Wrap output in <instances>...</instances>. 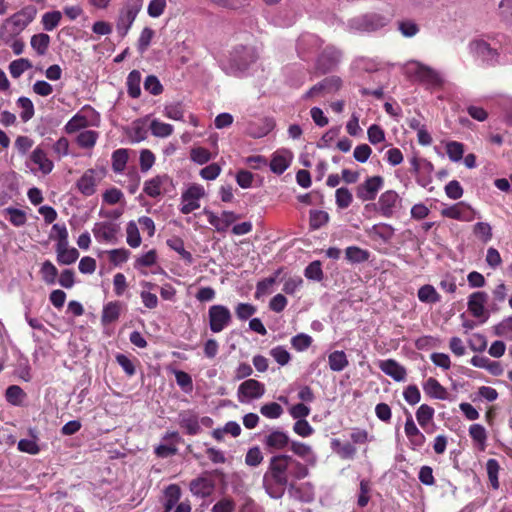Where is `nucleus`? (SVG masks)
<instances>
[{
  "label": "nucleus",
  "mask_w": 512,
  "mask_h": 512,
  "mask_svg": "<svg viewBox=\"0 0 512 512\" xmlns=\"http://www.w3.org/2000/svg\"><path fill=\"white\" fill-rule=\"evenodd\" d=\"M309 468L293 456L278 453L270 457L263 474L265 492L274 499L282 497L287 486H293L298 480L306 479Z\"/></svg>",
  "instance_id": "f257e3e1"
},
{
  "label": "nucleus",
  "mask_w": 512,
  "mask_h": 512,
  "mask_svg": "<svg viewBox=\"0 0 512 512\" xmlns=\"http://www.w3.org/2000/svg\"><path fill=\"white\" fill-rule=\"evenodd\" d=\"M407 76L428 88L442 87L444 80L442 75L422 62L411 61L406 65Z\"/></svg>",
  "instance_id": "f03ea898"
},
{
  "label": "nucleus",
  "mask_w": 512,
  "mask_h": 512,
  "mask_svg": "<svg viewBox=\"0 0 512 512\" xmlns=\"http://www.w3.org/2000/svg\"><path fill=\"white\" fill-rule=\"evenodd\" d=\"M173 187L170 176L167 174H158L144 182L143 191L149 197L157 198Z\"/></svg>",
  "instance_id": "7ed1b4c3"
},
{
  "label": "nucleus",
  "mask_w": 512,
  "mask_h": 512,
  "mask_svg": "<svg viewBox=\"0 0 512 512\" xmlns=\"http://www.w3.org/2000/svg\"><path fill=\"white\" fill-rule=\"evenodd\" d=\"M141 7V0H129L121 10L117 21V30L121 36H125L130 30Z\"/></svg>",
  "instance_id": "20e7f679"
},
{
  "label": "nucleus",
  "mask_w": 512,
  "mask_h": 512,
  "mask_svg": "<svg viewBox=\"0 0 512 512\" xmlns=\"http://www.w3.org/2000/svg\"><path fill=\"white\" fill-rule=\"evenodd\" d=\"M232 320L230 310L224 305H212L209 308V324L213 333L223 331Z\"/></svg>",
  "instance_id": "39448f33"
},
{
  "label": "nucleus",
  "mask_w": 512,
  "mask_h": 512,
  "mask_svg": "<svg viewBox=\"0 0 512 512\" xmlns=\"http://www.w3.org/2000/svg\"><path fill=\"white\" fill-rule=\"evenodd\" d=\"M265 393V386L262 382L254 378L244 380L237 390L238 400L241 403L248 402L252 399H258Z\"/></svg>",
  "instance_id": "423d86ee"
},
{
  "label": "nucleus",
  "mask_w": 512,
  "mask_h": 512,
  "mask_svg": "<svg viewBox=\"0 0 512 512\" xmlns=\"http://www.w3.org/2000/svg\"><path fill=\"white\" fill-rule=\"evenodd\" d=\"M383 185V177L374 175L367 177L356 187V197L361 201H372Z\"/></svg>",
  "instance_id": "0eeeda50"
},
{
  "label": "nucleus",
  "mask_w": 512,
  "mask_h": 512,
  "mask_svg": "<svg viewBox=\"0 0 512 512\" xmlns=\"http://www.w3.org/2000/svg\"><path fill=\"white\" fill-rule=\"evenodd\" d=\"M470 53L477 59L485 63L497 62L499 52L492 48L489 43L482 39H474L469 43Z\"/></svg>",
  "instance_id": "6e6552de"
},
{
  "label": "nucleus",
  "mask_w": 512,
  "mask_h": 512,
  "mask_svg": "<svg viewBox=\"0 0 512 512\" xmlns=\"http://www.w3.org/2000/svg\"><path fill=\"white\" fill-rule=\"evenodd\" d=\"M441 215L446 218L461 222H471L475 218V211L464 202H457L441 210Z\"/></svg>",
  "instance_id": "1a4fd4ad"
},
{
  "label": "nucleus",
  "mask_w": 512,
  "mask_h": 512,
  "mask_svg": "<svg viewBox=\"0 0 512 512\" xmlns=\"http://www.w3.org/2000/svg\"><path fill=\"white\" fill-rule=\"evenodd\" d=\"M488 295L484 291H474L468 296L467 308L470 314L478 319L485 321L488 318L485 304Z\"/></svg>",
  "instance_id": "9d476101"
},
{
  "label": "nucleus",
  "mask_w": 512,
  "mask_h": 512,
  "mask_svg": "<svg viewBox=\"0 0 512 512\" xmlns=\"http://www.w3.org/2000/svg\"><path fill=\"white\" fill-rule=\"evenodd\" d=\"M399 202L400 196L395 190H386L378 198L377 210L381 216L391 218Z\"/></svg>",
  "instance_id": "9b49d317"
},
{
  "label": "nucleus",
  "mask_w": 512,
  "mask_h": 512,
  "mask_svg": "<svg viewBox=\"0 0 512 512\" xmlns=\"http://www.w3.org/2000/svg\"><path fill=\"white\" fill-rule=\"evenodd\" d=\"M262 442L268 451L279 452L288 448L289 444L291 443V439L287 433L279 429H274L264 436Z\"/></svg>",
  "instance_id": "f8f14e48"
},
{
  "label": "nucleus",
  "mask_w": 512,
  "mask_h": 512,
  "mask_svg": "<svg viewBox=\"0 0 512 512\" xmlns=\"http://www.w3.org/2000/svg\"><path fill=\"white\" fill-rule=\"evenodd\" d=\"M120 227L112 222H97L93 227V234L99 242L117 243Z\"/></svg>",
  "instance_id": "ddd939ff"
},
{
  "label": "nucleus",
  "mask_w": 512,
  "mask_h": 512,
  "mask_svg": "<svg viewBox=\"0 0 512 512\" xmlns=\"http://www.w3.org/2000/svg\"><path fill=\"white\" fill-rule=\"evenodd\" d=\"M36 9L33 6H27L13 14L7 19V23L12 24L14 32L24 30L35 18Z\"/></svg>",
  "instance_id": "4468645a"
},
{
  "label": "nucleus",
  "mask_w": 512,
  "mask_h": 512,
  "mask_svg": "<svg viewBox=\"0 0 512 512\" xmlns=\"http://www.w3.org/2000/svg\"><path fill=\"white\" fill-rule=\"evenodd\" d=\"M205 215L208 222L215 227L218 232H225L238 218L233 211H223L221 216H217L214 212L205 209Z\"/></svg>",
  "instance_id": "2eb2a0df"
},
{
  "label": "nucleus",
  "mask_w": 512,
  "mask_h": 512,
  "mask_svg": "<svg viewBox=\"0 0 512 512\" xmlns=\"http://www.w3.org/2000/svg\"><path fill=\"white\" fill-rule=\"evenodd\" d=\"M257 58L258 56L253 48L241 46L234 50L232 61L240 71H244V69L254 63Z\"/></svg>",
  "instance_id": "dca6fc26"
},
{
  "label": "nucleus",
  "mask_w": 512,
  "mask_h": 512,
  "mask_svg": "<svg viewBox=\"0 0 512 512\" xmlns=\"http://www.w3.org/2000/svg\"><path fill=\"white\" fill-rule=\"evenodd\" d=\"M342 81L338 76H329L324 78L322 81L315 84L306 93V97H314L320 93H332L336 92L341 87Z\"/></svg>",
  "instance_id": "f3484780"
},
{
  "label": "nucleus",
  "mask_w": 512,
  "mask_h": 512,
  "mask_svg": "<svg viewBox=\"0 0 512 512\" xmlns=\"http://www.w3.org/2000/svg\"><path fill=\"white\" fill-rule=\"evenodd\" d=\"M378 367L382 373L396 381H404L407 377L406 368L394 359L380 361Z\"/></svg>",
  "instance_id": "a211bd4d"
},
{
  "label": "nucleus",
  "mask_w": 512,
  "mask_h": 512,
  "mask_svg": "<svg viewBox=\"0 0 512 512\" xmlns=\"http://www.w3.org/2000/svg\"><path fill=\"white\" fill-rule=\"evenodd\" d=\"M423 390L430 398L439 400L450 399L448 390L435 377L431 376L424 381Z\"/></svg>",
  "instance_id": "6ab92c4d"
},
{
  "label": "nucleus",
  "mask_w": 512,
  "mask_h": 512,
  "mask_svg": "<svg viewBox=\"0 0 512 512\" xmlns=\"http://www.w3.org/2000/svg\"><path fill=\"white\" fill-rule=\"evenodd\" d=\"M179 426L186 430L188 435H197L201 432L199 417L193 411L179 413Z\"/></svg>",
  "instance_id": "aec40b11"
},
{
  "label": "nucleus",
  "mask_w": 512,
  "mask_h": 512,
  "mask_svg": "<svg viewBox=\"0 0 512 512\" xmlns=\"http://www.w3.org/2000/svg\"><path fill=\"white\" fill-rule=\"evenodd\" d=\"M341 52L334 47H327L318 60V67L323 71H331L341 60Z\"/></svg>",
  "instance_id": "412c9836"
},
{
  "label": "nucleus",
  "mask_w": 512,
  "mask_h": 512,
  "mask_svg": "<svg viewBox=\"0 0 512 512\" xmlns=\"http://www.w3.org/2000/svg\"><path fill=\"white\" fill-rule=\"evenodd\" d=\"M435 410L428 404H421L416 411V418L419 425L427 432H433L435 425L433 424Z\"/></svg>",
  "instance_id": "4be33fe9"
},
{
  "label": "nucleus",
  "mask_w": 512,
  "mask_h": 512,
  "mask_svg": "<svg viewBox=\"0 0 512 512\" xmlns=\"http://www.w3.org/2000/svg\"><path fill=\"white\" fill-rule=\"evenodd\" d=\"M96 172L92 170H86L84 175L76 182V187L84 196H91L96 192Z\"/></svg>",
  "instance_id": "5701e85b"
},
{
  "label": "nucleus",
  "mask_w": 512,
  "mask_h": 512,
  "mask_svg": "<svg viewBox=\"0 0 512 512\" xmlns=\"http://www.w3.org/2000/svg\"><path fill=\"white\" fill-rule=\"evenodd\" d=\"M214 482L210 478L200 476L190 481V492L199 497H208L214 490Z\"/></svg>",
  "instance_id": "b1692460"
},
{
  "label": "nucleus",
  "mask_w": 512,
  "mask_h": 512,
  "mask_svg": "<svg viewBox=\"0 0 512 512\" xmlns=\"http://www.w3.org/2000/svg\"><path fill=\"white\" fill-rule=\"evenodd\" d=\"M56 261L59 265H71L76 262L79 253L75 248H70L68 244L56 245Z\"/></svg>",
  "instance_id": "393cba45"
},
{
  "label": "nucleus",
  "mask_w": 512,
  "mask_h": 512,
  "mask_svg": "<svg viewBox=\"0 0 512 512\" xmlns=\"http://www.w3.org/2000/svg\"><path fill=\"white\" fill-rule=\"evenodd\" d=\"M122 303L120 301H110L104 305L101 322L103 325H110L116 322L122 311Z\"/></svg>",
  "instance_id": "a878e982"
},
{
  "label": "nucleus",
  "mask_w": 512,
  "mask_h": 512,
  "mask_svg": "<svg viewBox=\"0 0 512 512\" xmlns=\"http://www.w3.org/2000/svg\"><path fill=\"white\" fill-rule=\"evenodd\" d=\"M30 160L38 166V169L39 171L43 174V175H48V173H50L54 167V164L53 162L47 157V154L45 153V151L40 148V147H36L31 156H30Z\"/></svg>",
  "instance_id": "bb28decb"
},
{
  "label": "nucleus",
  "mask_w": 512,
  "mask_h": 512,
  "mask_svg": "<svg viewBox=\"0 0 512 512\" xmlns=\"http://www.w3.org/2000/svg\"><path fill=\"white\" fill-rule=\"evenodd\" d=\"M322 42L320 38L314 34L305 33L300 36L297 42V50L301 56L309 52L310 50H316L320 48Z\"/></svg>",
  "instance_id": "cd10ccee"
},
{
  "label": "nucleus",
  "mask_w": 512,
  "mask_h": 512,
  "mask_svg": "<svg viewBox=\"0 0 512 512\" xmlns=\"http://www.w3.org/2000/svg\"><path fill=\"white\" fill-rule=\"evenodd\" d=\"M395 230L393 226L385 223H379L373 225L369 230H367V234L372 239H379L384 243L391 241Z\"/></svg>",
  "instance_id": "c85d7f7f"
},
{
  "label": "nucleus",
  "mask_w": 512,
  "mask_h": 512,
  "mask_svg": "<svg viewBox=\"0 0 512 512\" xmlns=\"http://www.w3.org/2000/svg\"><path fill=\"white\" fill-rule=\"evenodd\" d=\"M166 244L171 250L176 252L185 263L188 265L193 263V255L189 251H186L185 242L181 238L172 237L166 241Z\"/></svg>",
  "instance_id": "c756f323"
},
{
  "label": "nucleus",
  "mask_w": 512,
  "mask_h": 512,
  "mask_svg": "<svg viewBox=\"0 0 512 512\" xmlns=\"http://www.w3.org/2000/svg\"><path fill=\"white\" fill-rule=\"evenodd\" d=\"M141 72L131 70L127 76L126 85L128 95L132 98H138L141 95Z\"/></svg>",
  "instance_id": "7c9ffc66"
},
{
  "label": "nucleus",
  "mask_w": 512,
  "mask_h": 512,
  "mask_svg": "<svg viewBox=\"0 0 512 512\" xmlns=\"http://www.w3.org/2000/svg\"><path fill=\"white\" fill-rule=\"evenodd\" d=\"M370 254L367 250L357 246H349L345 250V258L351 264H360L368 261Z\"/></svg>",
  "instance_id": "2f4dec72"
},
{
  "label": "nucleus",
  "mask_w": 512,
  "mask_h": 512,
  "mask_svg": "<svg viewBox=\"0 0 512 512\" xmlns=\"http://www.w3.org/2000/svg\"><path fill=\"white\" fill-rule=\"evenodd\" d=\"M89 120L81 112L76 113L71 119L65 124L64 130L67 134H73L77 131L87 128Z\"/></svg>",
  "instance_id": "473e14b6"
},
{
  "label": "nucleus",
  "mask_w": 512,
  "mask_h": 512,
  "mask_svg": "<svg viewBox=\"0 0 512 512\" xmlns=\"http://www.w3.org/2000/svg\"><path fill=\"white\" fill-rule=\"evenodd\" d=\"M99 139V133L94 130L80 132L76 137V143L80 148L92 149Z\"/></svg>",
  "instance_id": "72a5a7b5"
},
{
  "label": "nucleus",
  "mask_w": 512,
  "mask_h": 512,
  "mask_svg": "<svg viewBox=\"0 0 512 512\" xmlns=\"http://www.w3.org/2000/svg\"><path fill=\"white\" fill-rule=\"evenodd\" d=\"M328 364L331 371H343L349 362L344 351H334L328 356Z\"/></svg>",
  "instance_id": "f704fd0d"
},
{
  "label": "nucleus",
  "mask_w": 512,
  "mask_h": 512,
  "mask_svg": "<svg viewBox=\"0 0 512 512\" xmlns=\"http://www.w3.org/2000/svg\"><path fill=\"white\" fill-rule=\"evenodd\" d=\"M30 44L38 56H44L49 48L50 37L45 33L35 34L32 36Z\"/></svg>",
  "instance_id": "c9c22d12"
},
{
  "label": "nucleus",
  "mask_w": 512,
  "mask_h": 512,
  "mask_svg": "<svg viewBox=\"0 0 512 512\" xmlns=\"http://www.w3.org/2000/svg\"><path fill=\"white\" fill-rule=\"evenodd\" d=\"M418 298L421 302L435 304L441 300L440 294L431 284H425L418 290Z\"/></svg>",
  "instance_id": "e433bc0d"
},
{
  "label": "nucleus",
  "mask_w": 512,
  "mask_h": 512,
  "mask_svg": "<svg viewBox=\"0 0 512 512\" xmlns=\"http://www.w3.org/2000/svg\"><path fill=\"white\" fill-rule=\"evenodd\" d=\"M468 433L472 441L477 444L480 450H484L486 446L487 434L485 428L480 424H472L468 429Z\"/></svg>",
  "instance_id": "4c0bfd02"
},
{
  "label": "nucleus",
  "mask_w": 512,
  "mask_h": 512,
  "mask_svg": "<svg viewBox=\"0 0 512 512\" xmlns=\"http://www.w3.org/2000/svg\"><path fill=\"white\" fill-rule=\"evenodd\" d=\"M127 149L115 150L112 154V169L115 173H122L126 169L129 160Z\"/></svg>",
  "instance_id": "58836bf2"
},
{
  "label": "nucleus",
  "mask_w": 512,
  "mask_h": 512,
  "mask_svg": "<svg viewBox=\"0 0 512 512\" xmlns=\"http://www.w3.org/2000/svg\"><path fill=\"white\" fill-rule=\"evenodd\" d=\"M5 397L10 404L20 406L26 397V393L19 385L13 384L7 387Z\"/></svg>",
  "instance_id": "ea45409f"
},
{
  "label": "nucleus",
  "mask_w": 512,
  "mask_h": 512,
  "mask_svg": "<svg viewBox=\"0 0 512 512\" xmlns=\"http://www.w3.org/2000/svg\"><path fill=\"white\" fill-rule=\"evenodd\" d=\"M181 490L179 485L172 483L169 484L164 490L165 502L164 508L171 510L180 499Z\"/></svg>",
  "instance_id": "a19ab883"
},
{
  "label": "nucleus",
  "mask_w": 512,
  "mask_h": 512,
  "mask_svg": "<svg viewBox=\"0 0 512 512\" xmlns=\"http://www.w3.org/2000/svg\"><path fill=\"white\" fill-rule=\"evenodd\" d=\"M39 273L41 275L42 280L46 284L51 285L56 282L58 270L56 269V266L49 260L42 263Z\"/></svg>",
  "instance_id": "79ce46f5"
},
{
  "label": "nucleus",
  "mask_w": 512,
  "mask_h": 512,
  "mask_svg": "<svg viewBox=\"0 0 512 512\" xmlns=\"http://www.w3.org/2000/svg\"><path fill=\"white\" fill-rule=\"evenodd\" d=\"M473 234L484 244L493 238V230L491 229V226L486 222H477L473 226Z\"/></svg>",
  "instance_id": "37998d69"
},
{
  "label": "nucleus",
  "mask_w": 512,
  "mask_h": 512,
  "mask_svg": "<svg viewBox=\"0 0 512 512\" xmlns=\"http://www.w3.org/2000/svg\"><path fill=\"white\" fill-rule=\"evenodd\" d=\"M4 213L9 216L10 223L15 227H21L24 226L27 222V215L25 211L14 208V207H7L4 210Z\"/></svg>",
  "instance_id": "c03bdc74"
},
{
  "label": "nucleus",
  "mask_w": 512,
  "mask_h": 512,
  "mask_svg": "<svg viewBox=\"0 0 512 512\" xmlns=\"http://www.w3.org/2000/svg\"><path fill=\"white\" fill-rule=\"evenodd\" d=\"M17 105L22 109V112L20 113L21 120L23 122H27L30 119L33 118L35 110L33 102L30 98L21 96L17 100Z\"/></svg>",
  "instance_id": "a18cd8bd"
},
{
  "label": "nucleus",
  "mask_w": 512,
  "mask_h": 512,
  "mask_svg": "<svg viewBox=\"0 0 512 512\" xmlns=\"http://www.w3.org/2000/svg\"><path fill=\"white\" fill-rule=\"evenodd\" d=\"M32 439H21L18 442V450L22 453H27L30 455H37L40 452V447L37 444V436L32 433Z\"/></svg>",
  "instance_id": "49530a36"
},
{
  "label": "nucleus",
  "mask_w": 512,
  "mask_h": 512,
  "mask_svg": "<svg viewBox=\"0 0 512 512\" xmlns=\"http://www.w3.org/2000/svg\"><path fill=\"white\" fill-rule=\"evenodd\" d=\"M329 221V214L323 210H311L309 225L312 230H318Z\"/></svg>",
  "instance_id": "de8ad7c7"
},
{
  "label": "nucleus",
  "mask_w": 512,
  "mask_h": 512,
  "mask_svg": "<svg viewBox=\"0 0 512 512\" xmlns=\"http://www.w3.org/2000/svg\"><path fill=\"white\" fill-rule=\"evenodd\" d=\"M184 114L185 108L181 102H172L164 107V115L169 119L180 121L183 120Z\"/></svg>",
  "instance_id": "09e8293b"
},
{
  "label": "nucleus",
  "mask_w": 512,
  "mask_h": 512,
  "mask_svg": "<svg viewBox=\"0 0 512 512\" xmlns=\"http://www.w3.org/2000/svg\"><path fill=\"white\" fill-rule=\"evenodd\" d=\"M32 67V62L28 59H18L13 62H10L9 64V72L11 73L12 77L19 78L21 75H23L28 69Z\"/></svg>",
  "instance_id": "8fccbe9b"
},
{
  "label": "nucleus",
  "mask_w": 512,
  "mask_h": 512,
  "mask_svg": "<svg viewBox=\"0 0 512 512\" xmlns=\"http://www.w3.org/2000/svg\"><path fill=\"white\" fill-rule=\"evenodd\" d=\"M486 473L488 480H490V485L494 489L499 488V462L495 459H488L486 462Z\"/></svg>",
  "instance_id": "3c124183"
},
{
  "label": "nucleus",
  "mask_w": 512,
  "mask_h": 512,
  "mask_svg": "<svg viewBox=\"0 0 512 512\" xmlns=\"http://www.w3.org/2000/svg\"><path fill=\"white\" fill-rule=\"evenodd\" d=\"M150 131L155 137L166 138L172 134L173 126L158 120H153L150 123Z\"/></svg>",
  "instance_id": "603ef678"
},
{
  "label": "nucleus",
  "mask_w": 512,
  "mask_h": 512,
  "mask_svg": "<svg viewBox=\"0 0 512 512\" xmlns=\"http://www.w3.org/2000/svg\"><path fill=\"white\" fill-rule=\"evenodd\" d=\"M269 166L272 173L281 175L282 173L287 171V168L289 167V159L283 155L276 153L273 155Z\"/></svg>",
  "instance_id": "864d4df0"
},
{
  "label": "nucleus",
  "mask_w": 512,
  "mask_h": 512,
  "mask_svg": "<svg viewBox=\"0 0 512 512\" xmlns=\"http://www.w3.org/2000/svg\"><path fill=\"white\" fill-rule=\"evenodd\" d=\"M446 154L452 162H459L463 158L464 145L457 141L446 144Z\"/></svg>",
  "instance_id": "5fc2aeb1"
},
{
  "label": "nucleus",
  "mask_w": 512,
  "mask_h": 512,
  "mask_svg": "<svg viewBox=\"0 0 512 512\" xmlns=\"http://www.w3.org/2000/svg\"><path fill=\"white\" fill-rule=\"evenodd\" d=\"M61 17V12L57 10L44 13L41 21L43 28L46 31L54 30L58 26Z\"/></svg>",
  "instance_id": "6e6d98bb"
},
{
  "label": "nucleus",
  "mask_w": 512,
  "mask_h": 512,
  "mask_svg": "<svg viewBox=\"0 0 512 512\" xmlns=\"http://www.w3.org/2000/svg\"><path fill=\"white\" fill-rule=\"evenodd\" d=\"M127 244L131 248H138L141 244L139 229L134 221H130L126 228Z\"/></svg>",
  "instance_id": "4d7b16f0"
},
{
  "label": "nucleus",
  "mask_w": 512,
  "mask_h": 512,
  "mask_svg": "<svg viewBox=\"0 0 512 512\" xmlns=\"http://www.w3.org/2000/svg\"><path fill=\"white\" fill-rule=\"evenodd\" d=\"M50 239L56 240V245L68 244V232L65 224H53Z\"/></svg>",
  "instance_id": "13d9d810"
},
{
  "label": "nucleus",
  "mask_w": 512,
  "mask_h": 512,
  "mask_svg": "<svg viewBox=\"0 0 512 512\" xmlns=\"http://www.w3.org/2000/svg\"><path fill=\"white\" fill-rule=\"evenodd\" d=\"M290 450L292 454L302 459H308L310 456H313L312 448L300 441H290Z\"/></svg>",
  "instance_id": "bf43d9fd"
},
{
  "label": "nucleus",
  "mask_w": 512,
  "mask_h": 512,
  "mask_svg": "<svg viewBox=\"0 0 512 512\" xmlns=\"http://www.w3.org/2000/svg\"><path fill=\"white\" fill-rule=\"evenodd\" d=\"M336 204L339 208L345 209L350 206L353 200L352 193L347 187H340L335 192Z\"/></svg>",
  "instance_id": "052dcab7"
},
{
  "label": "nucleus",
  "mask_w": 512,
  "mask_h": 512,
  "mask_svg": "<svg viewBox=\"0 0 512 512\" xmlns=\"http://www.w3.org/2000/svg\"><path fill=\"white\" fill-rule=\"evenodd\" d=\"M260 413L266 418L276 419L282 415L283 409L277 402H269L260 407Z\"/></svg>",
  "instance_id": "680f3d73"
},
{
  "label": "nucleus",
  "mask_w": 512,
  "mask_h": 512,
  "mask_svg": "<svg viewBox=\"0 0 512 512\" xmlns=\"http://www.w3.org/2000/svg\"><path fill=\"white\" fill-rule=\"evenodd\" d=\"M275 281H276L275 276H269V277L259 280L256 284V291H255L254 297L256 299H259L262 296L270 293L271 287L273 286Z\"/></svg>",
  "instance_id": "e2e57ef3"
},
{
  "label": "nucleus",
  "mask_w": 512,
  "mask_h": 512,
  "mask_svg": "<svg viewBox=\"0 0 512 512\" xmlns=\"http://www.w3.org/2000/svg\"><path fill=\"white\" fill-rule=\"evenodd\" d=\"M263 461V455L258 446L250 448L245 455V464L248 467H258Z\"/></svg>",
  "instance_id": "0e129e2a"
},
{
  "label": "nucleus",
  "mask_w": 512,
  "mask_h": 512,
  "mask_svg": "<svg viewBox=\"0 0 512 512\" xmlns=\"http://www.w3.org/2000/svg\"><path fill=\"white\" fill-rule=\"evenodd\" d=\"M130 254V251L125 248L114 249L108 252L109 261L114 266H119L128 261Z\"/></svg>",
  "instance_id": "69168bd1"
},
{
  "label": "nucleus",
  "mask_w": 512,
  "mask_h": 512,
  "mask_svg": "<svg viewBox=\"0 0 512 512\" xmlns=\"http://www.w3.org/2000/svg\"><path fill=\"white\" fill-rule=\"evenodd\" d=\"M236 502L231 497H223L212 507V512H234Z\"/></svg>",
  "instance_id": "338daca9"
},
{
  "label": "nucleus",
  "mask_w": 512,
  "mask_h": 512,
  "mask_svg": "<svg viewBox=\"0 0 512 512\" xmlns=\"http://www.w3.org/2000/svg\"><path fill=\"white\" fill-rule=\"evenodd\" d=\"M305 276L309 279L321 281L324 277L322 264L320 261H314L305 268Z\"/></svg>",
  "instance_id": "774afa93"
}]
</instances>
